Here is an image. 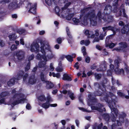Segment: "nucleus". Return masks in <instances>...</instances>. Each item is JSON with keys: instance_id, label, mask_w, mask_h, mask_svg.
<instances>
[{"instance_id": "nucleus-45", "label": "nucleus", "mask_w": 129, "mask_h": 129, "mask_svg": "<svg viewBox=\"0 0 129 129\" xmlns=\"http://www.w3.org/2000/svg\"><path fill=\"white\" fill-rule=\"evenodd\" d=\"M118 95L122 98L124 97V94L123 93L120 91H118L117 92Z\"/></svg>"}, {"instance_id": "nucleus-5", "label": "nucleus", "mask_w": 129, "mask_h": 129, "mask_svg": "<svg viewBox=\"0 0 129 129\" xmlns=\"http://www.w3.org/2000/svg\"><path fill=\"white\" fill-rule=\"evenodd\" d=\"M126 114L123 112L119 114L118 117L119 120H117L116 123H114L113 124H115V127L116 126H120L122 125V123H124V118L126 117Z\"/></svg>"}, {"instance_id": "nucleus-8", "label": "nucleus", "mask_w": 129, "mask_h": 129, "mask_svg": "<svg viewBox=\"0 0 129 129\" xmlns=\"http://www.w3.org/2000/svg\"><path fill=\"white\" fill-rule=\"evenodd\" d=\"M39 45L38 43L37 42H33L31 46L30 51L32 52H34L37 53L39 52L40 50L39 49Z\"/></svg>"}, {"instance_id": "nucleus-27", "label": "nucleus", "mask_w": 129, "mask_h": 129, "mask_svg": "<svg viewBox=\"0 0 129 129\" xmlns=\"http://www.w3.org/2000/svg\"><path fill=\"white\" fill-rule=\"evenodd\" d=\"M67 60L69 61L72 62L73 61V57L71 55H68L65 56Z\"/></svg>"}, {"instance_id": "nucleus-64", "label": "nucleus", "mask_w": 129, "mask_h": 129, "mask_svg": "<svg viewBox=\"0 0 129 129\" xmlns=\"http://www.w3.org/2000/svg\"><path fill=\"white\" fill-rule=\"evenodd\" d=\"M90 61V58L89 57H87L85 58V62L87 63H89Z\"/></svg>"}, {"instance_id": "nucleus-60", "label": "nucleus", "mask_w": 129, "mask_h": 129, "mask_svg": "<svg viewBox=\"0 0 129 129\" xmlns=\"http://www.w3.org/2000/svg\"><path fill=\"white\" fill-rule=\"evenodd\" d=\"M26 109L27 110H30L31 108V107L29 103H27L26 107Z\"/></svg>"}, {"instance_id": "nucleus-15", "label": "nucleus", "mask_w": 129, "mask_h": 129, "mask_svg": "<svg viewBox=\"0 0 129 129\" xmlns=\"http://www.w3.org/2000/svg\"><path fill=\"white\" fill-rule=\"evenodd\" d=\"M24 72L22 70L20 71L17 74V79L19 80L22 78L24 74Z\"/></svg>"}, {"instance_id": "nucleus-63", "label": "nucleus", "mask_w": 129, "mask_h": 129, "mask_svg": "<svg viewBox=\"0 0 129 129\" xmlns=\"http://www.w3.org/2000/svg\"><path fill=\"white\" fill-rule=\"evenodd\" d=\"M54 70V68L53 67L52 63H51L50 66V70L51 71H53Z\"/></svg>"}, {"instance_id": "nucleus-23", "label": "nucleus", "mask_w": 129, "mask_h": 129, "mask_svg": "<svg viewBox=\"0 0 129 129\" xmlns=\"http://www.w3.org/2000/svg\"><path fill=\"white\" fill-rule=\"evenodd\" d=\"M113 28H114V27L110 25L109 26H108L102 27V29L104 31H105L107 30H112Z\"/></svg>"}, {"instance_id": "nucleus-42", "label": "nucleus", "mask_w": 129, "mask_h": 129, "mask_svg": "<svg viewBox=\"0 0 129 129\" xmlns=\"http://www.w3.org/2000/svg\"><path fill=\"white\" fill-rule=\"evenodd\" d=\"M113 35H109V36H107L106 37V42H107V41H110V39H112L113 37Z\"/></svg>"}, {"instance_id": "nucleus-16", "label": "nucleus", "mask_w": 129, "mask_h": 129, "mask_svg": "<svg viewBox=\"0 0 129 129\" xmlns=\"http://www.w3.org/2000/svg\"><path fill=\"white\" fill-rule=\"evenodd\" d=\"M109 41H105L106 46V47H109V48L111 49L115 45V44L111 42L110 43H109Z\"/></svg>"}, {"instance_id": "nucleus-24", "label": "nucleus", "mask_w": 129, "mask_h": 129, "mask_svg": "<svg viewBox=\"0 0 129 129\" xmlns=\"http://www.w3.org/2000/svg\"><path fill=\"white\" fill-rule=\"evenodd\" d=\"M90 24L92 26H94L96 25L97 24L96 18L92 19L90 20Z\"/></svg>"}, {"instance_id": "nucleus-3", "label": "nucleus", "mask_w": 129, "mask_h": 129, "mask_svg": "<svg viewBox=\"0 0 129 129\" xmlns=\"http://www.w3.org/2000/svg\"><path fill=\"white\" fill-rule=\"evenodd\" d=\"M44 74L42 72L40 73V76L41 81L46 83V88L47 89L52 88L54 86V84L50 81L46 80V79L44 77Z\"/></svg>"}, {"instance_id": "nucleus-13", "label": "nucleus", "mask_w": 129, "mask_h": 129, "mask_svg": "<svg viewBox=\"0 0 129 129\" xmlns=\"http://www.w3.org/2000/svg\"><path fill=\"white\" fill-rule=\"evenodd\" d=\"M37 6V3H35L33 5L30 7L29 9V12L33 13H35L36 9Z\"/></svg>"}, {"instance_id": "nucleus-12", "label": "nucleus", "mask_w": 129, "mask_h": 129, "mask_svg": "<svg viewBox=\"0 0 129 129\" xmlns=\"http://www.w3.org/2000/svg\"><path fill=\"white\" fill-rule=\"evenodd\" d=\"M36 80L35 79L34 76H31L29 78L28 83L31 84H33L36 82Z\"/></svg>"}, {"instance_id": "nucleus-19", "label": "nucleus", "mask_w": 129, "mask_h": 129, "mask_svg": "<svg viewBox=\"0 0 129 129\" xmlns=\"http://www.w3.org/2000/svg\"><path fill=\"white\" fill-rule=\"evenodd\" d=\"M24 95L23 93H15L13 96V98H17L18 99H19L20 98H23L24 97Z\"/></svg>"}, {"instance_id": "nucleus-36", "label": "nucleus", "mask_w": 129, "mask_h": 129, "mask_svg": "<svg viewBox=\"0 0 129 129\" xmlns=\"http://www.w3.org/2000/svg\"><path fill=\"white\" fill-rule=\"evenodd\" d=\"M72 20L73 21L74 24L76 25H77L79 22V19L77 18H73Z\"/></svg>"}, {"instance_id": "nucleus-54", "label": "nucleus", "mask_w": 129, "mask_h": 129, "mask_svg": "<svg viewBox=\"0 0 129 129\" xmlns=\"http://www.w3.org/2000/svg\"><path fill=\"white\" fill-rule=\"evenodd\" d=\"M101 13L100 11H99L98 12L96 16V18L97 17H98L100 19L101 18Z\"/></svg>"}, {"instance_id": "nucleus-20", "label": "nucleus", "mask_w": 129, "mask_h": 129, "mask_svg": "<svg viewBox=\"0 0 129 129\" xmlns=\"http://www.w3.org/2000/svg\"><path fill=\"white\" fill-rule=\"evenodd\" d=\"M38 100L41 102H44L46 100V98L44 94L41 95L38 98Z\"/></svg>"}, {"instance_id": "nucleus-35", "label": "nucleus", "mask_w": 129, "mask_h": 129, "mask_svg": "<svg viewBox=\"0 0 129 129\" xmlns=\"http://www.w3.org/2000/svg\"><path fill=\"white\" fill-rule=\"evenodd\" d=\"M82 51L83 53L84 56H85L87 55V52L85 47L83 46L82 48Z\"/></svg>"}, {"instance_id": "nucleus-37", "label": "nucleus", "mask_w": 129, "mask_h": 129, "mask_svg": "<svg viewBox=\"0 0 129 129\" xmlns=\"http://www.w3.org/2000/svg\"><path fill=\"white\" fill-rule=\"evenodd\" d=\"M47 101L46 102L48 103H50V102H52L53 101V99L51 98L50 95H48L47 96Z\"/></svg>"}, {"instance_id": "nucleus-33", "label": "nucleus", "mask_w": 129, "mask_h": 129, "mask_svg": "<svg viewBox=\"0 0 129 129\" xmlns=\"http://www.w3.org/2000/svg\"><path fill=\"white\" fill-rule=\"evenodd\" d=\"M74 15V14L73 13L69 14L66 16V18L67 20H70L72 18Z\"/></svg>"}, {"instance_id": "nucleus-1", "label": "nucleus", "mask_w": 129, "mask_h": 129, "mask_svg": "<svg viewBox=\"0 0 129 129\" xmlns=\"http://www.w3.org/2000/svg\"><path fill=\"white\" fill-rule=\"evenodd\" d=\"M103 99L108 103V106L111 110L112 113L111 117L108 114L104 113L102 115L103 118L107 122H109L110 118H111L112 121L115 122L116 121V117H117L118 114L117 109L114 108L116 104L115 102V100L113 99L112 96H110L108 95L104 96L103 97Z\"/></svg>"}, {"instance_id": "nucleus-21", "label": "nucleus", "mask_w": 129, "mask_h": 129, "mask_svg": "<svg viewBox=\"0 0 129 129\" xmlns=\"http://www.w3.org/2000/svg\"><path fill=\"white\" fill-rule=\"evenodd\" d=\"M36 57L37 59L39 60L42 59H45L46 58L45 55H41L39 53L37 54Z\"/></svg>"}, {"instance_id": "nucleus-57", "label": "nucleus", "mask_w": 129, "mask_h": 129, "mask_svg": "<svg viewBox=\"0 0 129 129\" xmlns=\"http://www.w3.org/2000/svg\"><path fill=\"white\" fill-rule=\"evenodd\" d=\"M40 43L41 44V46L40 47H44L45 46V44L44 43V42L42 40L40 41Z\"/></svg>"}, {"instance_id": "nucleus-50", "label": "nucleus", "mask_w": 129, "mask_h": 129, "mask_svg": "<svg viewBox=\"0 0 129 129\" xmlns=\"http://www.w3.org/2000/svg\"><path fill=\"white\" fill-rule=\"evenodd\" d=\"M17 46L14 44L12 45L11 47V50L12 51L14 50H15L17 49Z\"/></svg>"}, {"instance_id": "nucleus-56", "label": "nucleus", "mask_w": 129, "mask_h": 129, "mask_svg": "<svg viewBox=\"0 0 129 129\" xmlns=\"http://www.w3.org/2000/svg\"><path fill=\"white\" fill-rule=\"evenodd\" d=\"M5 45V43L3 40H0V46L2 47H4Z\"/></svg>"}, {"instance_id": "nucleus-41", "label": "nucleus", "mask_w": 129, "mask_h": 129, "mask_svg": "<svg viewBox=\"0 0 129 129\" xmlns=\"http://www.w3.org/2000/svg\"><path fill=\"white\" fill-rule=\"evenodd\" d=\"M56 71L58 72H62L63 71V67L58 66L56 68Z\"/></svg>"}, {"instance_id": "nucleus-10", "label": "nucleus", "mask_w": 129, "mask_h": 129, "mask_svg": "<svg viewBox=\"0 0 129 129\" xmlns=\"http://www.w3.org/2000/svg\"><path fill=\"white\" fill-rule=\"evenodd\" d=\"M16 56L19 60H21L23 59L24 58V53L22 51H19L17 52Z\"/></svg>"}, {"instance_id": "nucleus-26", "label": "nucleus", "mask_w": 129, "mask_h": 129, "mask_svg": "<svg viewBox=\"0 0 129 129\" xmlns=\"http://www.w3.org/2000/svg\"><path fill=\"white\" fill-rule=\"evenodd\" d=\"M94 75L95 79L97 80H100L102 77V74H97L95 73L94 74Z\"/></svg>"}, {"instance_id": "nucleus-31", "label": "nucleus", "mask_w": 129, "mask_h": 129, "mask_svg": "<svg viewBox=\"0 0 129 129\" xmlns=\"http://www.w3.org/2000/svg\"><path fill=\"white\" fill-rule=\"evenodd\" d=\"M46 63L44 61H42L39 63L38 64L39 67V68H42L45 67Z\"/></svg>"}, {"instance_id": "nucleus-38", "label": "nucleus", "mask_w": 129, "mask_h": 129, "mask_svg": "<svg viewBox=\"0 0 129 129\" xmlns=\"http://www.w3.org/2000/svg\"><path fill=\"white\" fill-rule=\"evenodd\" d=\"M30 62L29 61L27 64L26 67L25 68V72L28 70L30 69Z\"/></svg>"}, {"instance_id": "nucleus-32", "label": "nucleus", "mask_w": 129, "mask_h": 129, "mask_svg": "<svg viewBox=\"0 0 129 129\" xmlns=\"http://www.w3.org/2000/svg\"><path fill=\"white\" fill-rule=\"evenodd\" d=\"M8 93L7 92L5 91L3 92L0 94V98L6 96L8 95Z\"/></svg>"}, {"instance_id": "nucleus-44", "label": "nucleus", "mask_w": 129, "mask_h": 129, "mask_svg": "<svg viewBox=\"0 0 129 129\" xmlns=\"http://www.w3.org/2000/svg\"><path fill=\"white\" fill-rule=\"evenodd\" d=\"M20 102L19 99L15 101H14L12 103V104L14 106L16 105H18L20 104Z\"/></svg>"}, {"instance_id": "nucleus-43", "label": "nucleus", "mask_w": 129, "mask_h": 129, "mask_svg": "<svg viewBox=\"0 0 129 129\" xmlns=\"http://www.w3.org/2000/svg\"><path fill=\"white\" fill-rule=\"evenodd\" d=\"M70 87L71 86L69 84H66L63 86L62 88L63 89L67 90L68 88H70Z\"/></svg>"}, {"instance_id": "nucleus-18", "label": "nucleus", "mask_w": 129, "mask_h": 129, "mask_svg": "<svg viewBox=\"0 0 129 129\" xmlns=\"http://www.w3.org/2000/svg\"><path fill=\"white\" fill-rule=\"evenodd\" d=\"M62 79L63 80H67L70 81L72 80L71 77L66 74H64L63 75Z\"/></svg>"}, {"instance_id": "nucleus-48", "label": "nucleus", "mask_w": 129, "mask_h": 129, "mask_svg": "<svg viewBox=\"0 0 129 129\" xmlns=\"http://www.w3.org/2000/svg\"><path fill=\"white\" fill-rule=\"evenodd\" d=\"M56 41L58 44H60L62 42V39L60 37H59L57 39Z\"/></svg>"}, {"instance_id": "nucleus-40", "label": "nucleus", "mask_w": 129, "mask_h": 129, "mask_svg": "<svg viewBox=\"0 0 129 129\" xmlns=\"http://www.w3.org/2000/svg\"><path fill=\"white\" fill-rule=\"evenodd\" d=\"M52 76L53 77H56L57 78H59L60 76V74L58 73L55 74L54 72L52 73Z\"/></svg>"}, {"instance_id": "nucleus-61", "label": "nucleus", "mask_w": 129, "mask_h": 129, "mask_svg": "<svg viewBox=\"0 0 129 129\" xmlns=\"http://www.w3.org/2000/svg\"><path fill=\"white\" fill-rule=\"evenodd\" d=\"M99 40L100 39L98 37H95L93 41L92 42L94 43L95 42H98Z\"/></svg>"}, {"instance_id": "nucleus-59", "label": "nucleus", "mask_w": 129, "mask_h": 129, "mask_svg": "<svg viewBox=\"0 0 129 129\" xmlns=\"http://www.w3.org/2000/svg\"><path fill=\"white\" fill-rule=\"evenodd\" d=\"M5 98H3L1 99L0 100V104H4L5 102Z\"/></svg>"}, {"instance_id": "nucleus-28", "label": "nucleus", "mask_w": 129, "mask_h": 129, "mask_svg": "<svg viewBox=\"0 0 129 129\" xmlns=\"http://www.w3.org/2000/svg\"><path fill=\"white\" fill-rule=\"evenodd\" d=\"M15 34L14 33L10 35L8 37L10 41H14L16 40V38L15 37Z\"/></svg>"}, {"instance_id": "nucleus-39", "label": "nucleus", "mask_w": 129, "mask_h": 129, "mask_svg": "<svg viewBox=\"0 0 129 129\" xmlns=\"http://www.w3.org/2000/svg\"><path fill=\"white\" fill-rule=\"evenodd\" d=\"M84 34L87 36L88 39L90 38V34L89 33V31L88 29H86L84 32Z\"/></svg>"}, {"instance_id": "nucleus-6", "label": "nucleus", "mask_w": 129, "mask_h": 129, "mask_svg": "<svg viewBox=\"0 0 129 129\" xmlns=\"http://www.w3.org/2000/svg\"><path fill=\"white\" fill-rule=\"evenodd\" d=\"M119 61L118 59H115L114 61V65L116 67L114 70V71L116 73L118 74H121L124 75V73L123 69H119Z\"/></svg>"}, {"instance_id": "nucleus-47", "label": "nucleus", "mask_w": 129, "mask_h": 129, "mask_svg": "<svg viewBox=\"0 0 129 129\" xmlns=\"http://www.w3.org/2000/svg\"><path fill=\"white\" fill-rule=\"evenodd\" d=\"M19 100L20 103L23 104L26 100V99L25 98H22Z\"/></svg>"}, {"instance_id": "nucleus-7", "label": "nucleus", "mask_w": 129, "mask_h": 129, "mask_svg": "<svg viewBox=\"0 0 129 129\" xmlns=\"http://www.w3.org/2000/svg\"><path fill=\"white\" fill-rule=\"evenodd\" d=\"M96 106H91V108L92 110H96L100 112H103L104 111H105V108H104L103 110L102 108L104 106L102 104L98 103L96 104Z\"/></svg>"}, {"instance_id": "nucleus-53", "label": "nucleus", "mask_w": 129, "mask_h": 129, "mask_svg": "<svg viewBox=\"0 0 129 129\" xmlns=\"http://www.w3.org/2000/svg\"><path fill=\"white\" fill-rule=\"evenodd\" d=\"M34 58V55L33 54H32L29 56L28 58V60L29 61L33 59Z\"/></svg>"}, {"instance_id": "nucleus-25", "label": "nucleus", "mask_w": 129, "mask_h": 129, "mask_svg": "<svg viewBox=\"0 0 129 129\" xmlns=\"http://www.w3.org/2000/svg\"><path fill=\"white\" fill-rule=\"evenodd\" d=\"M85 13V11L84 9H83L81 10V14H80L79 19L81 22L82 20L83 19V16L84 15Z\"/></svg>"}, {"instance_id": "nucleus-55", "label": "nucleus", "mask_w": 129, "mask_h": 129, "mask_svg": "<svg viewBox=\"0 0 129 129\" xmlns=\"http://www.w3.org/2000/svg\"><path fill=\"white\" fill-rule=\"evenodd\" d=\"M41 49V52L43 54V55H46V53L44 49V47L43 48V47H40Z\"/></svg>"}, {"instance_id": "nucleus-14", "label": "nucleus", "mask_w": 129, "mask_h": 129, "mask_svg": "<svg viewBox=\"0 0 129 129\" xmlns=\"http://www.w3.org/2000/svg\"><path fill=\"white\" fill-rule=\"evenodd\" d=\"M16 78H13L10 79L9 81L7 82V84L9 86H11L13 85L15 83Z\"/></svg>"}, {"instance_id": "nucleus-4", "label": "nucleus", "mask_w": 129, "mask_h": 129, "mask_svg": "<svg viewBox=\"0 0 129 129\" xmlns=\"http://www.w3.org/2000/svg\"><path fill=\"white\" fill-rule=\"evenodd\" d=\"M101 95V94L100 91H95L93 93H91L89 94L88 95V97L91 102L93 103H95L97 101V99L96 98L95 96H100Z\"/></svg>"}, {"instance_id": "nucleus-58", "label": "nucleus", "mask_w": 129, "mask_h": 129, "mask_svg": "<svg viewBox=\"0 0 129 129\" xmlns=\"http://www.w3.org/2000/svg\"><path fill=\"white\" fill-rule=\"evenodd\" d=\"M90 43V42L89 40H86L85 41V45L86 46H88Z\"/></svg>"}, {"instance_id": "nucleus-11", "label": "nucleus", "mask_w": 129, "mask_h": 129, "mask_svg": "<svg viewBox=\"0 0 129 129\" xmlns=\"http://www.w3.org/2000/svg\"><path fill=\"white\" fill-rule=\"evenodd\" d=\"M120 47L121 49V51L123 52L126 51L125 49L127 48L128 45L125 42H121L119 43Z\"/></svg>"}, {"instance_id": "nucleus-30", "label": "nucleus", "mask_w": 129, "mask_h": 129, "mask_svg": "<svg viewBox=\"0 0 129 129\" xmlns=\"http://www.w3.org/2000/svg\"><path fill=\"white\" fill-rule=\"evenodd\" d=\"M60 11V9L58 6H56L55 8V11L56 14L58 16H60L59 12Z\"/></svg>"}, {"instance_id": "nucleus-29", "label": "nucleus", "mask_w": 129, "mask_h": 129, "mask_svg": "<svg viewBox=\"0 0 129 129\" xmlns=\"http://www.w3.org/2000/svg\"><path fill=\"white\" fill-rule=\"evenodd\" d=\"M15 7V4L13 3H11L9 4L8 8L10 10H12L14 9Z\"/></svg>"}, {"instance_id": "nucleus-2", "label": "nucleus", "mask_w": 129, "mask_h": 129, "mask_svg": "<svg viewBox=\"0 0 129 129\" xmlns=\"http://www.w3.org/2000/svg\"><path fill=\"white\" fill-rule=\"evenodd\" d=\"M96 18V15L94 12H89L83 17V19L81 20V23L85 26H87L88 24L87 19L90 20Z\"/></svg>"}, {"instance_id": "nucleus-22", "label": "nucleus", "mask_w": 129, "mask_h": 129, "mask_svg": "<svg viewBox=\"0 0 129 129\" xmlns=\"http://www.w3.org/2000/svg\"><path fill=\"white\" fill-rule=\"evenodd\" d=\"M127 28V27L126 25L123 26L121 30L122 33L124 34H126L128 31V29Z\"/></svg>"}, {"instance_id": "nucleus-52", "label": "nucleus", "mask_w": 129, "mask_h": 129, "mask_svg": "<svg viewBox=\"0 0 129 129\" xmlns=\"http://www.w3.org/2000/svg\"><path fill=\"white\" fill-rule=\"evenodd\" d=\"M118 0H116V1L113 4V6H114L115 8L116 9L117 8V6L118 5Z\"/></svg>"}, {"instance_id": "nucleus-34", "label": "nucleus", "mask_w": 129, "mask_h": 129, "mask_svg": "<svg viewBox=\"0 0 129 129\" xmlns=\"http://www.w3.org/2000/svg\"><path fill=\"white\" fill-rule=\"evenodd\" d=\"M49 104V103H48L46 102L45 103L42 104V107L45 109H47L49 108V104Z\"/></svg>"}, {"instance_id": "nucleus-51", "label": "nucleus", "mask_w": 129, "mask_h": 129, "mask_svg": "<svg viewBox=\"0 0 129 129\" xmlns=\"http://www.w3.org/2000/svg\"><path fill=\"white\" fill-rule=\"evenodd\" d=\"M124 69L126 73L127 74H129V69H128V67L127 65L126 66V67H125Z\"/></svg>"}, {"instance_id": "nucleus-9", "label": "nucleus", "mask_w": 129, "mask_h": 129, "mask_svg": "<svg viewBox=\"0 0 129 129\" xmlns=\"http://www.w3.org/2000/svg\"><path fill=\"white\" fill-rule=\"evenodd\" d=\"M66 30L68 38H67L68 43L70 44H72L74 42L73 36L70 31L69 28L68 27H66Z\"/></svg>"}, {"instance_id": "nucleus-62", "label": "nucleus", "mask_w": 129, "mask_h": 129, "mask_svg": "<svg viewBox=\"0 0 129 129\" xmlns=\"http://www.w3.org/2000/svg\"><path fill=\"white\" fill-rule=\"evenodd\" d=\"M78 62H77L74 65V67L75 68H76L77 70L79 68V66L78 65Z\"/></svg>"}, {"instance_id": "nucleus-49", "label": "nucleus", "mask_w": 129, "mask_h": 129, "mask_svg": "<svg viewBox=\"0 0 129 129\" xmlns=\"http://www.w3.org/2000/svg\"><path fill=\"white\" fill-rule=\"evenodd\" d=\"M53 1L54 0H52ZM45 2L49 6L51 5V0H45Z\"/></svg>"}, {"instance_id": "nucleus-46", "label": "nucleus", "mask_w": 129, "mask_h": 129, "mask_svg": "<svg viewBox=\"0 0 129 129\" xmlns=\"http://www.w3.org/2000/svg\"><path fill=\"white\" fill-rule=\"evenodd\" d=\"M25 31V29H21L18 31V33L20 34H21L24 33Z\"/></svg>"}, {"instance_id": "nucleus-17", "label": "nucleus", "mask_w": 129, "mask_h": 129, "mask_svg": "<svg viewBox=\"0 0 129 129\" xmlns=\"http://www.w3.org/2000/svg\"><path fill=\"white\" fill-rule=\"evenodd\" d=\"M67 94L72 100H73L75 99V96L74 95V93L72 92L71 90H68Z\"/></svg>"}]
</instances>
